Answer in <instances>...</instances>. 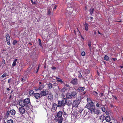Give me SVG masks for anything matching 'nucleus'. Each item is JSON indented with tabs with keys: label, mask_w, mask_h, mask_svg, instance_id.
<instances>
[{
	"label": "nucleus",
	"mask_w": 123,
	"mask_h": 123,
	"mask_svg": "<svg viewBox=\"0 0 123 123\" xmlns=\"http://www.w3.org/2000/svg\"><path fill=\"white\" fill-rule=\"evenodd\" d=\"M6 90L7 91H9L10 90V89L9 88H6Z\"/></svg>",
	"instance_id": "bf43d9fd"
},
{
	"label": "nucleus",
	"mask_w": 123,
	"mask_h": 123,
	"mask_svg": "<svg viewBox=\"0 0 123 123\" xmlns=\"http://www.w3.org/2000/svg\"><path fill=\"white\" fill-rule=\"evenodd\" d=\"M64 87H68V88H69V85L67 84H65Z\"/></svg>",
	"instance_id": "37998d69"
},
{
	"label": "nucleus",
	"mask_w": 123,
	"mask_h": 123,
	"mask_svg": "<svg viewBox=\"0 0 123 123\" xmlns=\"http://www.w3.org/2000/svg\"><path fill=\"white\" fill-rule=\"evenodd\" d=\"M62 101L58 100V104L57 105L58 107H61L62 106H63Z\"/></svg>",
	"instance_id": "ddd939ff"
},
{
	"label": "nucleus",
	"mask_w": 123,
	"mask_h": 123,
	"mask_svg": "<svg viewBox=\"0 0 123 123\" xmlns=\"http://www.w3.org/2000/svg\"><path fill=\"white\" fill-rule=\"evenodd\" d=\"M63 113L62 112L60 111L57 113L55 119L56 120V122H58V123H62L63 119L62 117Z\"/></svg>",
	"instance_id": "f03ea898"
},
{
	"label": "nucleus",
	"mask_w": 123,
	"mask_h": 123,
	"mask_svg": "<svg viewBox=\"0 0 123 123\" xmlns=\"http://www.w3.org/2000/svg\"><path fill=\"white\" fill-rule=\"evenodd\" d=\"M71 83L74 85L77 84V80L76 79L73 80L71 81Z\"/></svg>",
	"instance_id": "f8f14e48"
},
{
	"label": "nucleus",
	"mask_w": 123,
	"mask_h": 123,
	"mask_svg": "<svg viewBox=\"0 0 123 123\" xmlns=\"http://www.w3.org/2000/svg\"><path fill=\"white\" fill-rule=\"evenodd\" d=\"M11 97H12V95H10V96H9V99L11 98Z\"/></svg>",
	"instance_id": "e2e57ef3"
},
{
	"label": "nucleus",
	"mask_w": 123,
	"mask_h": 123,
	"mask_svg": "<svg viewBox=\"0 0 123 123\" xmlns=\"http://www.w3.org/2000/svg\"><path fill=\"white\" fill-rule=\"evenodd\" d=\"M34 93V92L32 90H30L29 91V94L30 96H32L33 95V94Z\"/></svg>",
	"instance_id": "412c9836"
},
{
	"label": "nucleus",
	"mask_w": 123,
	"mask_h": 123,
	"mask_svg": "<svg viewBox=\"0 0 123 123\" xmlns=\"http://www.w3.org/2000/svg\"><path fill=\"white\" fill-rule=\"evenodd\" d=\"M17 59H16L13 62L12 64V66H13L14 67L16 66V63L17 62Z\"/></svg>",
	"instance_id": "393cba45"
},
{
	"label": "nucleus",
	"mask_w": 123,
	"mask_h": 123,
	"mask_svg": "<svg viewBox=\"0 0 123 123\" xmlns=\"http://www.w3.org/2000/svg\"><path fill=\"white\" fill-rule=\"evenodd\" d=\"M56 78L57 79L56 80V82H60L61 83H63V81L61 80L59 78H58V77H56Z\"/></svg>",
	"instance_id": "aec40b11"
},
{
	"label": "nucleus",
	"mask_w": 123,
	"mask_h": 123,
	"mask_svg": "<svg viewBox=\"0 0 123 123\" xmlns=\"http://www.w3.org/2000/svg\"><path fill=\"white\" fill-rule=\"evenodd\" d=\"M33 96L36 99H38L41 97L40 93H34L33 94Z\"/></svg>",
	"instance_id": "1a4fd4ad"
},
{
	"label": "nucleus",
	"mask_w": 123,
	"mask_h": 123,
	"mask_svg": "<svg viewBox=\"0 0 123 123\" xmlns=\"http://www.w3.org/2000/svg\"><path fill=\"white\" fill-rule=\"evenodd\" d=\"M23 107H20L19 109V112L22 114L24 113L25 111V109Z\"/></svg>",
	"instance_id": "9d476101"
},
{
	"label": "nucleus",
	"mask_w": 123,
	"mask_h": 123,
	"mask_svg": "<svg viewBox=\"0 0 123 123\" xmlns=\"http://www.w3.org/2000/svg\"><path fill=\"white\" fill-rule=\"evenodd\" d=\"M84 90V87H80L79 88L78 90L79 92H82Z\"/></svg>",
	"instance_id": "a211bd4d"
},
{
	"label": "nucleus",
	"mask_w": 123,
	"mask_h": 123,
	"mask_svg": "<svg viewBox=\"0 0 123 123\" xmlns=\"http://www.w3.org/2000/svg\"><path fill=\"white\" fill-rule=\"evenodd\" d=\"M67 104L69 106H71L72 104L71 101L70 100H68V101L67 102Z\"/></svg>",
	"instance_id": "4be33fe9"
},
{
	"label": "nucleus",
	"mask_w": 123,
	"mask_h": 123,
	"mask_svg": "<svg viewBox=\"0 0 123 123\" xmlns=\"http://www.w3.org/2000/svg\"><path fill=\"white\" fill-rule=\"evenodd\" d=\"M79 103L78 100H76L74 101L73 102V107H75V108L78 107L79 105Z\"/></svg>",
	"instance_id": "0eeeda50"
},
{
	"label": "nucleus",
	"mask_w": 123,
	"mask_h": 123,
	"mask_svg": "<svg viewBox=\"0 0 123 123\" xmlns=\"http://www.w3.org/2000/svg\"><path fill=\"white\" fill-rule=\"evenodd\" d=\"M80 36H81V38L82 39H84V38H83V37L81 35H80Z\"/></svg>",
	"instance_id": "13d9d810"
},
{
	"label": "nucleus",
	"mask_w": 123,
	"mask_h": 123,
	"mask_svg": "<svg viewBox=\"0 0 123 123\" xmlns=\"http://www.w3.org/2000/svg\"><path fill=\"white\" fill-rule=\"evenodd\" d=\"M85 55V53L84 51H83L81 53V55L82 56H84Z\"/></svg>",
	"instance_id": "ea45409f"
},
{
	"label": "nucleus",
	"mask_w": 123,
	"mask_h": 123,
	"mask_svg": "<svg viewBox=\"0 0 123 123\" xmlns=\"http://www.w3.org/2000/svg\"><path fill=\"white\" fill-rule=\"evenodd\" d=\"M6 39H9V38L10 39V37L9 35L8 34H7L6 35Z\"/></svg>",
	"instance_id": "f704fd0d"
},
{
	"label": "nucleus",
	"mask_w": 123,
	"mask_h": 123,
	"mask_svg": "<svg viewBox=\"0 0 123 123\" xmlns=\"http://www.w3.org/2000/svg\"><path fill=\"white\" fill-rule=\"evenodd\" d=\"M48 87L49 89L52 88L53 87L52 84L51 83H49L48 84Z\"/></svg>",
	"instance_id": "a878e982"
},
{
	"label": "nucleus",
	"mask_w": 123,
	"mask_h": 123,
	"mask_svg": "<svg viewBox=\"0 0 123 123\" xmlns=\"http://www.w3.org/2000/svg\"><path fill=\"white\" fill-rule=\"evenodd\" d=\"M101 95L102 96V97L103 98V99H105V97L104 96H103V94L102 93H100Z\"/></svg>",
	"instance_id": "a19ab883"
},
{
	"label": "nucleus",
	"mask_w": 123,
	"mask_h": 123,
	"mask_svg": "<svg viewBox=\"0 0 123 123\" xmlns=\"http://www.w3.org/2000/svg\"><path fill=\"white\" fill-rule=\"evenodd\" d=\"M45 85L43 84H42L40 85L39 86V90H41L44 87Z\"/></svg>",
	"instance_id": "6ab92c4d"
},
{
	"label": "nucleus",
	"mask_w": 123,
	"mask_h": 123,
	"mask_svg": "<svg viewBox=\"0 0 123 123\" xmlns=\"http://www.w3.org/2000/svg\"><path fill=\"white\" fill-rule=\"evenodd\" d=\"M39 84H40H40H42V83L41 82H39Z\"/></svg>",
	"instance_id": "69168bd1"
},
{
	"label": "nucleus",
	"mask_w": 123,
	"mask_h": 123,
	"mask_svg": "<svg viewBox=\"0 0 123 123\" xmlns=\"http://www.w3.org/2000/svg\"><path fill=\"white\" fill-rule=\"evenodd\" d=\"M76 92L73 91L70 93H67L66 96V97L67 99H69L71 98L72 97H74L76 94Z\"/></svg>",
	"instance_id": "20e7f679"
},
{
	"label": "nucleus",
	"mask_w": 123,
	"mask_h": 123,
	"mask_svg": "<svg viewBox=\"0 0 123 123\" xmlns=\"http://www.w3.org/2000/svg\"><path fill=\"white\" fill-rule=\"evenodd\" d=\"M94 11V9L93 8H91L90 9V10H89V11H90V14H91V15H92L93 13V12Z\"/></svg>",
	"instance_id": "bb28decb"
},
{
	"label": "nucleus",
	"mask_w": 123,
	"mask_h": 123,
	"mask_svg": "<svg viewBox=\"0 0 123 123\" xmlns=\"http://www.w3.org/2000/svg\"><path fill=\"white\" fill-rule=\"evenodd\" d=\"M105 119L106 121L107 122H110L111 120V118L109 116H107L105 117Z\"/></svg>",
	"instance_id": "2eb2a0df"
},
{
	"label": "nucleus",
	"mask_w": 123,
	"mask_h": 123,
	"mask_svg": "<svg viewBox=\"0 0 123 123\" xmlns=\"http://www.w3.org/2000/svg\"><path fill=\"white\" fill-rule=\"evenodd\" d=\"M83 109H80V110H79V111H78L80 113H81V112H82V111H83Z\"/></svg>",
	"instance_id": "de8ad7c7"
},
{
	"label": "nucleus",
	"mask_w": 123,
	"mask_h": 123,
	"mask_svg": "<svg viewBox=\"0 0 123 123\" xmlns=\"http://www.w3.org/2000/svg\"><path fill=\"white\" fill-rule=\"evenodd\" d=\"M38 41L39 42V45L41 47H42V44L41 42V39H38Z\"/></svg>",
	"instance_id": "c756f323"
},
{
	"label": "nucleus",
	"mask_w": 123,
	"mask_h": 123,
	"mask_svg": "<svg viewBox=\"0 0 123 123\" xmlns=\"http://www.w3.org/2000/svg\"><path fill=\"white\" fill-rule=\"evenodd\" d=\"M10 113V111H7V112L6 113V116L7 117H8V116L9 115Z\"/></svg>",
	"instance_id": "c9c22d12"
},
{
	"label": "nucleus",
	"mask_w": 123,
	"mask_h": 123,
	"mask_svg": "<svg viewBox=\"0 0 123 123\" xmlns=\"http://www.w3.org/2000/svg\"><path fill=\"white\" fill-rule=\"evenodd\" d=\"M57 104L55 103H54L52 105V106L51 108V111L53 112L55 111L57 109L58 107Z\"/></svg>",
	"instance_id": "423d86ee"
},
{
	"label": "nucleus",
	"mask_w": 123,
	"mask_h": 123,
	"mask_svg": "<svg viewBox=\"0 0 123 123\" xmlns=\"http://www.w3.org/2000/svg\"><path fill=\"white\" fill-rule=\"evenodd\" d=\"M97 73L98 74V75H99V72H98V71L97 70Z\"/></svg>",
	"instance_id": "052dcab7"
},
{
	"label": "nucleus",
	"mask_w": 123,
	"mask_h": 123,
	"mask_svg": "<svg viewBox=\"0 0 123 123\" xmlns=\"http://www.w3.org/2000/svg\"><path fill=\"white\" fill-rule=\"evenodd\" d=\"M6 40L7 44L9 45L10 44V39L9 38V39H6Z\"/></svg>",
	"instance_id": "473e14b6"
},
{
	"label": "nucleus",
	"mask_w": 123,
	"mask_h": 123,
	"mask_svg": "<svg viewBox=\"0 0 123 123\" xmlns=\"http://www.w3.org/2000/svg\"><path fill=\"white\" fill-rule=\"evenodd\" d=\"M10 80H11L10 79H9L8 80V83H10Z\"/></svg>",
	"instance_id": "4d7b16f0"
},
{
	"label": "nucleus",
	"mask_w": 123,
	"mask_h": 123,
	"mask_svg": "<svg viewBox=\"0 0 123 123\" xmlns=\"http://www.w3.org/2000/svg\"><path fill=\"white\" fill-rule=\"evenodd\" d=\"M92 107L91 108H90L89 109V110H90L91 111V112L92 113L93 112H94L95 113L98 114H99V112L98 111V110H97L96 109H95V105H94V107Z\"/></svg>",
	"instance_id": "39448f33"
},
{
	"label": "nucleus",
	"mask_w": 123,
	"mask_h": 123,
	"mask_svg": "<svg viewBox=\"0 0 123 123\" xmlns=\"http://www.w3.org/2000/svg\"><path fill=\"white\" fill-rule=\"evenodd\" d=\"M16 112L14 109L10 111V113L12 115H15L16 114Z\"/></svg>",
	"instance_id": "4468645a"
},
{
	"label": "nucleus",
	"mask_w": 123,
	"mask_h": 123,
	"mask_svg": "<svg viewBox=\"0 0 123 123\" xmlns=\"http://www.w3.org/2000/svg\"><path fill=\"white\" fill-rule=\"evenodd\" d=\"M96 106L97 107H99V104L98 103L97 104Z\"/></svg>",
	"instance_id": "3c124183"
},
{
	"label": "nucleus",
	"mask_w": 123,
	"mask_h": 123,
	"mask_svg": "<svg viewBox=\"0 0 123 123\" xmlns=\"http://www.w3.org/2000/svg\"><path fill=\"white\" fill-rule=\"evenodd\" d=\"M48 14L49 15H50L51 14L50 9H48Z\"/></svg>",
	"instance_id": "4c0bfd02"
},
{
	"label": "nucleus",
	"mask_w": 123,
	"mask_h": 123,
	"mask_svg": "<svg viewBox=\"0 0 123 123\" xmlns=\"http://www.w3.org/2000/svg\"><path fill=\"white\" fill-rule=\"evenodd\" d=\"M88 44L90 48L91 49V44L90 41L89 40L88 41Z\"/></svg>",
	"instance_id": "cd10ccee"
},
{
	"label": "nucleus",
	"mask_w": 123,
	"mask_h": 123,
	"mask_svg": "<svg viewBox=\"0 0 123 123\" xmlns=\"http://www.w3.org/2000/svg\"><path fill=\"white\" fill-rule=\"evenodd\" d=\"M95 92L97 94H98V93L97 92Z\"/></svg>",
	"instance_id": "774afa93"
},
{
	"label": "nucleus",
	"mask_w": 123,
	"mask_h": 123,
	"mask_svg": "<svg viewBox=\"0 0 123 123\" xmlns=\"http://www.w3.org/2000/svg\"><path fill=\"white\" fill-rule=\"evenodd\" d=\"M7 76V74L6 73H4L1 76V77H6Z\"/></svg>",
	"instance_id": "e433bc0d"
},
{
	"label": "nucleus",
	"mask_w": 123,
	"mask_h": 123,
	"mask_svg": "<svg viewBox=\"0 0 123 123\" xmlns=\"http://www.w3.org/2000/svg\"><path fill=\"white\" fill-rule=\"evenodd\" d=\"M56 6L55 5L54 6V8H53V9L54 10V9H55L56 8Z\"/></svg>",
	"instance_id": "603ef678"
},
{
	"label": "nucleus",
	"mask_w": 123,
	"mask_h": 123,
	"mask_svg": "<svg viewBox=\"0 0 123 123\" xmlns=\"http://www.w3.org/2000/svg\"><path fill=\"white\" fill-rule=\"evenodd\" d=\"M31 104L30 99L28 98L22 100H20L19 101V105L22 107L25 106V108L28 109L29 108V105Z\"/></svg>",
	"instance_id": "f257e3e1"
},
{
	"label": "nucleus",
	"mask_w": 123,
	"mask_h": 123,
	"mask_svg": "<svg viewBox=\"0 0 123 123\" xmlns=\"http://www.w3.org/2000/svg\"><path fill=\"white\" fill-rule=\"evenodd\" d=\"M53 98V95L51 93H49L48 95V99H51Z\"/></svg>",
	"instance_id": "dca6fc26"
},
{
	"label": "nucleus",
	"mask_w": 123,
	"mask_h": 123,
	"mask_svg": "<svg viewBox=\"0 0 123 123\" xmlns=\"http://www.w3.org/2000/svg\"><path fill=\"white\" fill-rule=\"evenodd\" d=\"M51 68L53 70H54L56 69V68L54 67H52Z\"/></svg>",
	"instance_id": "49530a36"
},
{
	"label": "nucleus",
	"mask_w": 123,
	"mask_h": 123,
	"mask_svg": "<svg viewBox=\"0 0 123 123\" xmlns=\"http://www.w3.org/2000/svg\"><path fill=\"white\" fill-rule=\"evenodd\" d=\"M6 50V49H3V51H5Z\"/></svg>",
	"instance_id": "0e129e2a"
},
{
	"label": "nucleus",
	"mask_w": 123,
	"mask_h": 123,
	"mask_svg": "<svg viewBox=\"0 0 123 123\" xmlns=\"http://www.w3.org/2000/svg\"><path fill=\"white\" fill-rule=\"evenodd\" d=\"M18 43V41L16 40H14L13 41L12 44L13 45H15Z\"/></svg>",
	"instance_id": "72a5a7b5"
},
{
	"label": "nucleus",
	"mask_w": 123,
	"mask_h": 123,
	"mask_svg": "<svg viewBox=\"0 0 123 123\" xmlns=\"http://www.w3.org/2000/svg\"><path fill=\"white\" fill-rule=\"evenodd\" d=\"M98 32V33L99 34H100V32H99V30H98V31H97V32H96V31H94V35H96V33H97V32Z\"/></svg>",
	"instance_id": "79ce46f5"
},
{
	"label": "nucleus",
	"mask_w": 123,
	"mask_h": 123,
	"mask_svg": "<svg viewBox=\"0 0 123 123\" xmlns=\"http://www.w3.org/2000/svg\"><path fill=\"white\" fill-rule=\"evenodd\" d=\"M38 90H39V87L38 88H36L35 89V90L36 91H38Z\"/></svg>",
	"instance_id": "864d4df0"
},
{
	"label": "nucleus",
	"mask_w": 123,
	"mask_h": 123,
	"mask_svg": "<svg viewBox=\"0 0 123 123\" xmlns=\"http://www.w3.org/2000/svg\"><path fill=\"white\" fill-rule=\"evenodd\" d=\"M45 31H48L50 30V27L49 25H46L45 27Z\"/></svg>",
	"instance_id": "5701e85b"
},
{
	"label": "nucleus",
	"mask_w": 123,
	"mask_h": 123,
	"mask_svg": "<svg viewBox=\"0 0 123 123\" xmlns=\"http://www.w3.org/2000/svg\"><path fill=\"white\" fill-rule=\"evenodd\" d=\"M62 101V104H63V107H64L65 105L67 104V99L65 98H64L63 99V100Z\"/></svg>",
	"instance_id": "9b49d317"
},
{
	"label": "nucleus",
	"mask_w": 123,
	"mask_h": 123,
	"mask_svg": "<svg viewBox=\"0 0 123 123\" xmlns=\"http://www.w3.org/2000/svg\"><path fill=\"white\" fill-rule=\"evenodd\" d=\"M13 92V90H12L11 92V94Z\"/></svg>",
	"instance_id": "680f3d73"
},
{
	"label": "nucleus",
	"mask_w": 123,
	"mask_h": 123,
	"mask_svg": "<svg viewBox=\"0 0 123 123\" xmlns=\"http://www.w3.org/2000/svg\"><path fill=\"white\" fill-rule=\"evenodd\" d=\"M101 109L103 112H105V108L104 107H101Z\"/></svg>",
	"instance_id": "58836bf2"
},
{
	"label": "nucleus",
	"mask_w": 123,
	"mask_h": 123,
	"mask_svg": "<svg viewBox=\"0 0 123 123\" xmlns=\"http://www.w3.org/2000/svg\"><path fill=\"white\" fill-rule=\"evenodd\" d=\"M66 90V89L65 88H63L61 90V92L62 93H64L65 92Z\"/></svg>",
	"instance_id": "c85d7f7f"
},
{
	"label": "nucleus",
	"mask_w": 123,
	"mask_h": 123,
	"mask_svg": "<svg viewBox=\"0 0 123 123\" xmlns=\"http://www.w3.org/2000/svg\"><path fill=\"white\" fill-rule=\"evenodd\" d=\"M84 26L85 28V30L87 31H88V24L86 23L85 22V23Z\"/></svg>",
	"instance_id": "f3484780"
},
{
	"label": "nucleus",
	"mask_w": 123,
	"mask_h": 123,
	"mask_svg": "<svg viewBox=\"0 0 123 123\" xmlns=\"http://www.w3.org/2000/svg\"><path fill=\"white\" fill-rule=\"evenodd\" d=\"M104 59L105 60L107 61H108L109 60V58L107 55H105L104 57Z\"/></svg>",
	"instance_id": "7c9ffc66"
},
{
	"label": "nucleus",
	"mask_w": 123,
	"mask_h": 123,
	"mask_svg": "<svg viewBox=\"0 0 123 123\" xmlns=\"http://www.w3.org/2000/svg\"><path fill=\"white\" fill-rule=\"evenodd\" d=\"M39 66H38V68L37 69V71H36V73H37L38 72V70H39Z\"/></svg>",
	"instance_id": "8fccbe9b"
},
{
	"label": "nucleus",
	"mask_w": 123,
	"mask_h": 123,
	"mask_svg": "<svg viewBox=\"0 0 123 123\" xmlns=\"http://www.w3.org/2000/svg\"><path fill=\"white\" fill-rule=\"evenodd\" d=\"M27 77H22L21 79V81L23 82H25V80L27 79Z\"/></svg>",
	"instance_id": "b1692460"
},
{
	"label": "nucleus",
	"mask_w": 123,
	"mask_h": 123,
	"mask_svg": "<svg viewBox=\"0 0 123 123\" xmlns=\"http://www.w3.org/2000/svg\"><path fill=\"white\" fill-rule=\"evenodd\" d=\"M112 59L114 61H115L116 60H117V59L116 58H112Z\"/></svg>",
	"instance_id": "6e6d98bb"
},
{
	"label": "nucleus",
	"mask_w": 123,
	"mask_h": 123,
	"mask_svg": "<svg viewBox=\"0 0 123 123\" xmlns=\"http://www.w3.org/2000/svg\"><path fill=\"white\" fill-rule=\"evenodd\" d=\"M74 33H75H75H76V32H75V30H74Z\"/></svg>",
	"instance_id": "338daca9"
},
{
	"label": "nucleus",
	"mask_w": 123,
	"mask_h": 123,
	"mask_svg": "<svg viewBox=\"0 0 123 123\" xmlns=\"http://www.w3.org/2000/svg\"><path fill=\"white\" fill-rule=\"evenodd\" d=\"M90 20L92 19H93V18L92 17H90Z\"/></svg>",
	"instance_id": "5fc2aeb1"
},
{
	"label": "nucleus",
	"mask_w": 123,
	"mask_h": 123,
	"mask_svg": "<svg viewBox=\"0 0 123 123\" xmlns=\"http://www.w3.org/2000/svg\"><path fill=\"white\" fill-rule=\"evenodd\" d=\"M78 75H80L79 76H78V77H82V75L81 74V73L79 72H78Z\"/></svg>",
	"instance_id": "c03bdc74"
},
{
	"label": "nucleus",
	"mask_w": 123,
	"mask_h": 123,
	"mask_svg": "<svg viewBox=\"0 0 123 123\" xmlns=\"http://www.w3.org/2000/svg\"><path fill=\"white\" fill-rule=\"evenodd\" d=\"M13 123V121L11 119H10L7 121V123Z\"/></svg>",
	"instance_id": "2f4dec72"
},
{
	"label": "nucleus",
	"mask_w": 123,
	"mask_h": 123,
	"mask_svg": "<svg viewBox=\"0 0 123 123\" xmlns=\"http://www.w3.org/2000/svg\"><path fill=\"white\" fill-rule=\"evenodd\" d=\"M40 94L41 97L46 96L48 94V93L46 92V90L44 89L41 91Z\"/></svg>",
	"instance_id": "6e6552de"
},
{
	"label": "nucleus",
	"mask_w": 123,
	"mask_h": 123,
	"mask_svg": "<svg viewBox=\"0 0 123 123\" xmlns=\"http://www.w3.org/2000/svg\"><path fill=\"white\" fill-rule=\"evenodd\" d=\"M113 97L115 98L116 100H117V97L115 96H113Z\"/></svg>",
	"instance_id": "09e8293b"
},
{
	"label": "nucleus",
	"mask_w": 123,
	"mask_h": 123,
	"mask_svg": "<svg viewBox=\"0 0 123 123\" xmlns=\"http://www.w3.org/2000/svg\"><path fill=\"white\" fill-rule=\"evenodd\" d=\"M32 3L33 5L37 4L36 3L35 1H32V2H31Z\"/></svg>",
	"instance_id": "a18cd8bd"
},
{
	"label": "nucleus",
	"mask_w": 123,
	"mask_h": 123,
	"mask_svg": "<svg viewBox=\"0 0 123 123\" xmlns=\"http://www.w3.org/2000/svg\"><path fill=\"white\" fill-rule=\"evenodd\" d=\"M87 101L88 103H87L86 106V108L89 109L92 107H94V103L89 98H87Z\"/></svg>",
	"instance_id": "7ed1b4c3"
}]
</instances>
